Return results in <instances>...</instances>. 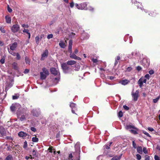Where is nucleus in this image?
I'll return each instance as SVG.
<instances>
[{
  "instance_id": "nucleus-52",
  "label": "nucleus",
  "mask_w": 160,
  "mask_h": 160,
  "mask_svg": "<svg viewBox=\"0 0 160 160\" xmlns=\"http://www.w3.org/2000/svg\"><path fill=\"white\" fill-rule=\"evenodd\" d=\"M74 3L73 2H71L70 3V7L71 8H73L74 7Z\"/></svg>"
},
{
  "instance_id": "nucleus-30",
  "label": "nucleus",
  "mask_w": 160,
  "mask_h": 160,
  "mask_svg": "<svg viewBox=\"0 0 160 160\" xmlns=\"http://www.w3.org/2000/svg\"><path fill=\"white\" fill-rule=\"evenodd\" d=\"M32 141L34 142H38V139L36 137H33L32 138Z\"/></svg>"
},
{
  "instance_id": "nucleus-11",
  "label": "nucleus",
  "mask_w": 160,
  "mask_h": 160,
  "mask_svg": "<svg viewBox=\"0 0 160 160\" xmlns=\"http://www.w3.org/2000/svg\"><path fill=\"white\" fill-rule=\"evenodd\" d=\"M20 104H12L10 107V109L13 112L15 111L17 108V107L18 106H20Z\"/></svg>"
},
{
  "instance_id": "nucleus-55",
  "label": "nucleus",
  "mask_w": 160,
  "mask_h": 160,
  "mask_svg": "<svg viewBox=\"0 0 160 160\" xmlns=\"http://www.w3.org/2000/svg\"><path fill=\"white\" fill-rule=\"evenodd\" d=\"M23 32H26V33L27 34H28V33H29V30L28 29H24L23 30Z\"/></svg>"
},
{
  "instance_id": "nucleus-62",
  "label": "nucleus",
  "mask_w": 160,
  "mask_h": 160,
  "mask_svg": "<svg viewBox=\"0 0 160 160\" xmlns=\"http://www.w3.org/2000/svg\"><path fill=\"white\" fill-rule=\"evenodd\" d=\"M155 160H159V157L158 156L155 155L154 156Z\"/></svg>"
},
{
  "instance_id": "nucleus-54",
  "label": "nucleus",
  "mask_w": 160,
  "mask_h": 160,
  "mask_svg": "<svg viewBox=\"0 0 160 160\" xmlns=\"http://www.w3.org/2000/svg\"><path fill=\"white\" fill-rule=\"evenodd\" d=\"M31 130L33 132H35L36 131V128L33 127H32L31 128Z\"/></svg>"
},
{
  "instance_id": "nucleus-27",
  "label": "nucleus",
  "mask_w": 160,
  "mask_h": 160,
  "mask_svg": "<svg viewBox=\"0 0 160 160\" xmlns=\"http://www.w3.org/2000/svg\"><path fill=\"white\" fill-rule=\"evenodd\" d=\"M77 56H76L75 54L74 53H70V57L71 58H72L74 59H75L77 57Z\"/></svg>"
},
{
  "instance_id": "nucleus-18",
  "label": "nucleus",
  "mask_w": 160,
  "mask_h": 160,
  "mask_svg": "<svg viewBox=\"0 0 160 160\" xmlns=\"http://www.w3.org/2000/svg\"><path fill=\"white\" fill-rule=\"evenodd\" d=\"M6 22L8 23H11V18L8 16H6L5 17Z\"/></svg>"
},
{
  "instance_id": "nucleus-14",
  "label": "nucleus",
  "mask_w": 160,
  "mask_h": 160,
  "mask_svg": "<svg viewBox=\"0 0 160 160\" xmlns=\"http://www.w3.org/2000/svg\"><path fill=\"white\" fill-rule=\"evenodd\" d=\"M48 54V51L47 50H45L44 52L42 53V57L41 59L43 60L45 57H47Z\"/></svg>"
},
{
  "instance_id": "nucleus-53",
  "label": "nucleus",
  "mask_w": 160,
  "mask_h": 160,
  "mask_svg": "<svg viewBox=\"0 0 160 160\" xmlns=\"http://www.w3.org/2000/svg\"><path fill=\"white\" fill-rule=\"evenodd\" d=\"M53 148L52 147H50L48 149V150L49 151V152H52V150H53V149H52V148Z\"/></svg>"
},
{
  "instance_id": "nucleus-3",
  "label": "nucleus",
  "mask_w": 160,
  "mask_h": 160,
  "mask_svg": "<svg viewBox=\"0 0 160 160\" xmlns=\"http://www.w3.org/2000/svg\"><path fill=\"white\" fill-rule=\"evenodd\" d=\"M126 128L131 133L134 134H138V129L135 127L134 126L131 125H127L126 127Z\"/></svg>"
},
{
  "instance_id": "nucleus-40",
  "label": "nucleus",
  "mask_w": 160,
  "mask_h": 160,
  "mask_svg": "<svg viewBox=\"0 0 160 160\" xmlns=\"http://www.w3.org/2000/svg\"><path fill=\"white\" fill-rule=\"evenodd\" d=\"M20 120L21 121H23L25 119V118L24 116L22 115L20 118Z\"/></svg>"
},
{
  "instance_id": "nucleus-58",
  "label": "nucleus",
  "mask_w": 160,
  "mask_h": 160,
  "mask_svg": "<svg viewBox=\"0 0 160 160\" xmlns=\"http://www.w3.org/2000/svg\"><path fill=\"white\" fill-rule=\"evenodd\" d=\"M138 8H140L141 10H142V7L141 4H140V6H139L138 5H137Z\"/></svg>"
},
{
  "instance_id": "nucleus-23",
  "label": "nucleus",
  "mask_w": 160,
  "mask_h": 160,
  "mask_svg": "<svg viewBox=\"0 0 160 160\" xmlns=\"http://www.w3.org/2000/svg\"><path fill=\"white\" fill-rule=\"evenodd\" d=\"M33 115L34 116H38L39 114L38 112H37L35 110H33L32 111Z\"/></svg>"
},
{
  "instance_id": "nucleus-48",
  "label": "nucleus",
  "mask_w": 160,
  "mask_h": 160,
  "mask_svg": "<svg viewBox=\"0 0 160 160\" xmlns=\"http://www.w3.org/2000/svg\"><path fill=\"white\" fill-rule=\"evenodd\" d=\"M123 108L124 109L126 110H128L129 109V108L125 105L123 106Z\"/></svg>"
},
{
  "instance_id": "nucleus-15",
  "label": "nucleus",
  "mask_w": 160,
  "mask_h": 160,
  "mask_svg": "<svg viewBox=\"0 0 160 160\" xmlns=\"http://www.w3.org/2000/svg\"><path fill=\"white\" fill-rule=\"evenodd\" d=\"M137 53L136 52H132L131 54H129L128 56V57L129 58H132L134 57L136 55Z\"/></svg>"
},
{
  "instance_id": "nucleus-29",
  "label": "nucleus",
  "mask_w": 160,
  "mask_h": 160,
  "mask_svg": "<svg viewBox=\"0 0 160 160\" xmlns=\"http://www.w3.org/2000/svg\"><path fill=\"white\" fill-rule=\"evenodd\" d=\"M8 52H9L11 54L13 55L14 56H15L16 55V53L15 52H13L12 51H11V50H10L8 48Z\"/></svg>"
},
{
  "instance_id": "nucleus-16",
  "label": "nucleus",
  "mask_w": 160,
  "mask_h": 160,
  "mask_svg": "<svg viewBox=\"0 0 160 160\" xmlns=\"http://www.w3.org/2000/svg\"><path fill=\"white\" fill-rule=\"evenodd\" d=\"M122 156V154L120 156H116L112 158L111 160H120Z\"/></svg>"
},
{
  "instance_id": "nucleus-34",
  "label": "nucleus",
  "mask_w": 160,
  "mask_h": 160,
  "mask_svg": "<svg viewBox=\"0 0 160 160\" xmlns=\"http://www.w3.org/2000/svg\"><path fill=\"white\" fill-rule=\"evenodd\" d=\"M25 61L26 63L28 64H29L30 63V60L29 59L27 58V57H26L25 58Z\"/></svg>"
},
{
  "instance_id": "nucleus-57",
  "label": "nucleus",
  "mask_w": 160,
  "mask_h": 160,
  "mask_svg": "<svg viewBox=\"0 0 160 160\" xmlns=\"http://www.w3.org/2000/svg\"><path fill=\"white\" fill-rule=\"evenodd\" d=\"M145 77L148 79H149L150 76L149 74H147L145 75Z\"/></svg>"
},
{
  "instance_id": "nucleus-51",
  "label": "nucleus",
  "mask_w": 160,
  "mask_h": 160,
  "mask_svg": "<svg viewBox=\"0 0 160 160\" xmlns=\"http://www.w3.org/2000/svg\"><path fill=\"white\" fill-rule=\"evenodd\" d=\"M92 61L93 63H97L98 62V60L97 59L92 58Z\"/></svg>"
},
{
  "instance_id": "nucleus-25",
  "label": "nucleus",
  "mask_w": 160,
  "mask_h": 160,
  "mask_svg": "<svg viewBox=\"0 0 160 160\" xmlns=\"http://www.w3.org/2000/svg\"><path fill=\"white\" fill-rule=\"evenodd\" d=\"M18 64L17 63L14 62L12 65V67L14 69L17 70L18 69V67L17 66Z\"/></svg>"
},
{
  "instance_id": "nucleus-41",
  "label": "nucleus",
  "mask_w": 160,
  "mask_h": 160,
  "mask_svg": "<svg viewBox=\"0 0 160 160\" xmlns=\"http://www.w3.org/2000/svg\"><path fill=\"white\" fill-rule=\"evenodd\" d=\"M53 35L52 34H50L48 35L47 38L48 39H50L52 38H53Z\"/></svg>"
},
{
  "instance_id": "nucleus-19",
  "label": "nucleus",
  "mask_w": 160,
  "mask_h": 160,
  "mask_svg": "<svg viewBox=\"0 0 160 160\" xmlns=\"http://www.w3.org/2000/svg\"><path fill=\"white\" fill-rule=\"evenodd\" d=\"M142 78H140L138 82V83L140 88H141L143 84V82L142 81Z\"/></svg>"
},
{
  "instance_id": "nucleus-24",
  "label": "nucleus",
  "mask_w": 160,
  "mask_h": 160,
  "mask_svg": "<svg viewBox=\"0 0 160 160\" xmlns=\"http://www.w3.org/2000/svg\"><path fill=\"white\" fill-rule=\"evenodd\" d=\"M137 150L138 152L140 154L142 153V149L141 147H138L137 148Z\"/></svg>"
},
{
  "instance_id": "nucleus-22",
  "label": "nucleus",
  "mask_w": 160,
  "mask_h": 160,
  "mask_svg": "<svg viewBox=\"0 0 160 160\" xmlns=\"http://www.w3.org/2000/svg\"><path fill=\"white\" fill-rule=\"evenodd\" d=\"M129 82V81L128 80L125 79L122 80L121 82L122 84L123 85H126Z\"/></svg>"
},
{
  "instance_id": "nucleus-9",
  "label": "nucleus",
  "mask_w": 160,
  "mask_h": 160,
  "mask_svg": "<svg viewBox=\"0 0 160 160\" xmlns=\"http://www.w3.org/2000/svg\"><path fill=\"white\" fill-rule=\"evenodd\" d=\"M9 46L10 50H11V51L14 50L17 46V42H14L12 44H9Z\"/></svg>"
},
{
  "instance_id": "nucleus-45",
  "label": "nucleus",
  "mask_w": 160,
  "mask_h": 160,
  "mask_svg": "<svg viewBox=\"0 0 160 160\" xmlns=\"http://www.w3.org/2000/svg\"><path fill=\"white\" fill-rule=\"evenodd\" d=\"M143 133L144 134H145L147 136H148V137H151V136L149 134V133H148V132H146V131H143Z\"/></svg>"
},
{
  "instance_id": "nucleus-64",
  "label": "nucleus",
  "mask_w": 160,
  "mask_h": 160,
  "mask_svg": "<svg viewBox=\"0 0 160 160\" xmlns=\"http://www.w3.org/2000/svg\"><path fill=\"white\" fill-rule=\"evenodd\" d=\"M142 78V81L143 82V83H146V80L144 78Z\"/></svg>"
},
{
  "instance_id": "nucleus-37",
  "label": "nucleus",
  "mask_w": 160,
  "mask_h": 160,
  "mask_svg": "<svg viewBox=\"0 0 160 160\" xmlns=\"http://www.w3.org/2000/svg\"><path fill=\"white\" fill-rule=\"evenodd\" d=\"M136 156L137 159L138 160H140L141 159V156L140 155L138 154H136Z\"/></svg>"
},
{
  "instance_id": "nucleus-12",
  "label": "nucleus",
  "mask_w": 160,
  "mask_h": 160,
  "mask_svg": "<svg viewBox=\"0 0 160 160\" xmlns=\"http://www.w3.org/2000/svg\"><path fill=\"white\" fill-rule=\"evenodd\" d=\"M0 133L2 136H5L6 132L5 129L2 126L0 127Z\"/></svg>"
},
{
  "instance_id": "nucleus-21",
  "label": "nucleus",
  "mask_w": 160,
  "mask_h": 160,
  "mask_svg": "<svg viewBox=\"0 0 160 160\" xmlns=\"http://www.w3.org/2000/svg\"><path fill=\"white\" fill-rule=\"evenodd\" d=\"M59 44L60 47L62 48H64L66 46L65 44L62 41H60Z\"/></svg>"
},
{
  "instance_id": "nucleus-50",
  "label": "nucleus",
  "mask_w": 160,
  "mask_h": 160,
  "mask_svg": "<svg viewBox=\"0 0 160 160\" xmlns=\"http://www.w3.org/2000/svg\"><path fill=\"white\" fill-rule=\"evenodd\" d=\"M0 62L2 63L3 64L5 62V58H2L0 60Z\"/></svg>"
},
{
  "instance_id": "nucleus-20",
  "label": "nucleus",
  "mask_w": 160,
  "mask_h": 160,
  "mask_svg": "<svg viewBox=\"0 0 160 160\" xmlns=\"http://www.w3.org/2000/svg\"><path fill=\"white\" fill-rule=\"evenodd\" d=\"M82 36H83V39H88L89 37V35L87 33H83L82 34Z\"/></svg>"
},
{
  "instance_id": "nucleus-5",
  "label": "nucleus",
  "mask_w": 160,
  "mask_h": 160,
  "mask_svg": "<svg viewBox=\"0 0 160 160\" xmlns=\"http://www.w3.org/2000/svg\"><path fill=\"white\" fill-rule=\"evenodd\" d=\"M75 5L78 9L87 10V4L86 2L81 3L80 4L76 3Z\"/></svg>"
},
{
  "instance_id": "nucleus-39",
  "label": "nucleus",
  "mask_w": 160,
  "mask_h": 160,
  "mask_svg": "<svg viewBox=\"0 0 160 160\" xmlns=\"http://www.w3.org/2000/svg\"><path fill=\"white\" fill-rule=\"evenodd\" d=\"M16 56L17 59L19 60L20 59L21 57L18 53H16Z\"/></svg>"
},
{
  "instance_id": "nucleus-7",
  "label": "nucleus",
  "mask_w": 160,
  "mask_h": 160,
  "mask_svg": "<svg viewBox=\"0 0 160 160\" xmlns=\"http://www.w3.org/2000/svg\"><path fill=\"white\" fill-rule=\"evenodd\" d=\"M139 92L137 90L135 92H133L132 93V95L133 98V100L135 101H137L138 100V97Z\"/></svg>"
},
{
  "instance_id": "nucleus-10",
  "label": "nucleus",
  "mask_w": 160,
  "mask_h": 160,
  "mask_svg": "<svg viewBox=\"0 0 160 160\" xmlns=\"http://www.w3.org/2000/svg\"><path fill=\"white\" fill-rule=\"evenodd\" d=\"M18 135L19 137H21L23 138H25L28 135V134L27 133L22 131L19 132Z\"/></svg>"
},
{
  "instance_id": "nucleus-63",
  "label": "nucleus",
  "mask_w": 160,
  "mask_h": 160,
  "mask_svg": "<svg viewBox=\"0 0 160 160\" xmlns=\"http://www.w3.org/2000/svg\"><path fill=\"white\" fill-rule=\"evenodd\" d=\"M142 68L140 66H138L137 67V69L138 71H139Z\"/></svg>"
},
{
  "instance_id": "nucleus-1",
  "label": "nucleus",
  "mask_w": 160,
  "mask_h": 160,
  "mask_svg": "<svg viewBox=\"0 0 160 160\" xmlns=\"http://www.w3.org/2000/svg\"><path fill=\"white\" fill-rule=\"evenodd\" d=\"M75 151L69 154L67 160H80V148L77 144L75 145Z\"/></svg>"
},
{
  "instance_id": "nucleus-26",
  "label": "nucleus",
  "mask_w": 160,
  "mask_h": 160,
  "mask_svg": "<svg viewBox=\"0 0 160 160\" xmlns=\"http://www.w3.org/2000/svg\"><path fill=\"white\" fill-rule=\"evenodd\" d=\"M19 96V94H15L14 95L12 96V99H16L18 98Z\"/></svg>"
},
{
  "instance_id": "nucleus-28",
  "label": "nucleus",
  "mask_w": 160,
  "mask_h": 160,
  "mask_svg": "<svg viewBox=\"0 0 160 160\" xmlns=\"http://www.w3.org/2000/svg\"><path fill=\"white\" fill-rule=\"evenodd\" d=\"M87 10L92 12L94 11V8L91 6H89L87 8Z\"/></svg>"
},
{
  "instance_id": "nucleus-6",
  "label": "nucleus",
  "mask_w": 160,
  "mask_h": 160,
  "mask_svg": "<svg viewBox=\"0 0 160 160\" xmlns=\"http://www.w3.org/2000/svg\"><path fill=\"white\" fill-rule=\"evenodd\" d=\"M20 29V27L19 25L15 24L13 25L11 28V30L13 32H18Z\"/></svg>"
},
{
  "instance_id": "nucleus-46",
  "label": "nucleus",
  "mask_w": 160,
  "mask_h": 160,
  "mask_svg": "<svg viewBox=\"0 0 160 160\" xmlns=\"http://www.w3.org/2000/svg\"><path fill=\"white\" fill-rule=\"evenodd\" d=\"M8 10L9 12H12V10L11 8L8 5Z\"/></svg>"
},
{
  "instance_id": "nucleus-49",
  "label": "nucleus",
  "mask_w": 160,
  "mask_h": 160,
  "mask_svg": "<svg viewBox=\"0 0 160 160\" xmlns=\"http://www.w3.org/2000/svg\"><path fill=\"white\" fill-rule=\"evenodd\" d=\"M150 157L149 156L146 155L145 156V160H150Z\"/></svg>"
},
{
  "instance_id": "nucleus-59",
  "label": "nucleus",
  "mask_w": 160,
  "mask_h": 160,
  "mask_svg": "<svg viewBox=\"0 0 160 160\" xmlns=\"http://www.w3.org/2000/svg\"><path fill=\"white\" fill-rule=\"evenodd\" d=\"M148 130L151 132L153 131L154 130L151 127H148Z\"/></svg>"
},
{
  "instance_id": "nucleus-43",
  "label": "nucleus",
  "mask_w": 160,
  "mask_h": 160,
  "mask_svg": "<svg viewBox=\"0 0 160 160\" xmlns=\"http://www.w3.org/2000/svg\"><path fill=\"white\" fill-rule=\"evenodd\" d=\"M0 30L1 32L2 33H5V31L4 29V28L2 27H0Z\"/></svg>"
},
{
  "instance_id": "nucleus-61",
  "label": "nucleus",
  "mask_w": 160,
  "mask_h": 160,
  "mask_svg": "<svg viewBox=\"0 0 160 160\" xmlns=\"http://www.w3.org/2000/svg\"><path fill=\"white\" fill-rule=\"evenodd\" d=\"M132 70V68L130 67H128L127 69V70L128 71H130Z\"/></svg>"
},
{
  "instance_id": "nucleus-33",
  "label": "nucleus",
  "mask_w": 160,
  "mask_h": 160,
  "mask_svg": "<svg viewBox=\"0 0 160 160\" xmlns=\"http://www.w3.org/2000/svg\"><path fill=\"white\" fill-rule=\"evenodd\" d=\"M35 41H36V43L37 44H38L39 43V40L40 39V38H39V37L38 36H36V37H35Z\"/></svg>"
},
{
  "instance_id": "nucleus-36",
  "label": "nucleus",
  "mask_w": 160,
  "mask_h": 160,
  "mask_svg": "<svg viewBox=\"0 0 160 160\" xmlns=\"http://www.w3.org/2000/svg\"><path fill=\"white\" fill-rule=\"evenodd\" d=\"M27 146H28L27 142V141H25L24 142V145L23 146V148L25 149H26V148L27 147Z\"/></svg>"
},
{
  "instance_id": "nucleus-44",
  "label": "nucleus",
  "mask_w": 160,
  "mask_h": 160,
  "mask_svg": "<svg viewBox=\"0 0 160 160\" xmlns=\"http://www.w3.org/2000/svg\"><path fill=\"white\" fill-rule=\"evenodd\" d=\"M132 146H133V147L134 148H137V147H136V144L135 143V142H134V141H133L132 142Z\"/></svg>"
},
{
  "instance_id": "nucleus-8",
  "label": "nucleus",
  "mask_w": 160,
  "mask_h": 160,
  "mask_svg": "<svg viewBox=\"0 0 160 160\" xmlns=\"http://www.w3.org/2000/svg\"><path fill=\"white\" fill-rule=\"evenodd\" d=\"M51 73L54 75L59 76L60 73L58 72V70L54 68H52L50 69Z\"/></svg>"
},
{
  "instance_id": "nucleus-60",
  "label": "nucleus",
  "mask_w": 160,
  "mask_h": 160,
  "mask_svg": "<svg viewBox=\"0 0 160 160\" xmlns=\"http://www.w3.org/2000/svg\"><path fill=\"white\" fill-rule=\"evenodd\" d=\"M29 72V70L28 69H25L24 72L25 74L28 73Z\"/></svg>"
},
{
  "instance_id": "nucleus-47",
  "label": "nucleus",
  "mask_w": 160,
  "mask_h": 160,
  "mask_svg": "<svg viewBox=\"0 0 160 160\" xmlns=\"http://www.w3.org/2000/svg\"><path fill=\"white\" fill-rule=\"evenodd\" d=\"M143 152L145 154H147L148 153V152L146 148L144 147L143 148Z\"/></svg>"
},
{
  "instance_id": "nucleus-13",
  "label": "nucleus",
  "mask_w": 160,
  "mask_h": 160,
  "mask_svg": "<svg viewBox=\"0 0 160 160\" xmlns=\"http://www.w3.org/2000/svg\"><path fill=\"white\" fill-rule=\"evenodd\" d=\"M72 41L71 40L69 41L68 50V52L70 53H72Z\"/></svg>"
},
{
  "instance_id": "nucleus-17",
  "label": "nucleus",
  "mask_w": 160,
  "mask_h": 160,
  "mask_svg": "<svg viewBox=\"0 0 160 160\" xmlns=\"http://www.w3.org/2000/svg\"><path fill=\"white\" fill-rule=\"evenodd\" d=\"M70 106L72 109L76 110V105L74 103L71 102L70 103Z\"/></svg>"
},
{
  "instance_id": "nucleus-31",
  "label": "nucleus",
  "mask_w": 160,
  "mask_h": 160,
  "mask_svg": "<svg viewBox=\"0 0 160 160\" xmlns=\"http://www.w3.org/2000/svg\"><path fill=\"white\" fill-rule=\"evenodd\" d=\"M80 67L79 65H76L75 66V70L76 71H78L80 69Z\"/></svg>"
},
{
  "instance_id": "nucleus-35",
  "label": "nucleus",
  "mask_w": 160,
  "mask_h": 160,
  "mask_svg": "<svg viewBox=\"0 0 160 160\" xmlns=\"http://www.w3.org/2000/svg\"><path fill=\"white\" fill-rule=\"evenodd\" d=\"M160 97V96H158L156 98L153 99V102L154 103L157 102L158 100H159V99Z\"/></svg>"
},
{
  "instance_id": "nucleus-42",
  "label": "nucleus",
  "mask_w": 160,
  "mask_h": 160,
  "mask_svg": "<svg viewBox=\"0 0 160 160\" xmlns=\"http://www.w3.org/2000/svg\"><path fill=\"white\" fill-rule=\"evenodd\" d=\"M118 117H119L121 118V117H122L123 116L122 112L121 111L119 112H118Z\"/></svg>"
},
{
  "instance_id": "nucleus-38",
  "label": "nucleus",
  "mask_w": 160,
  "mask_h": 160,
  "mask_svg": "<svg viewBox=\"0 0 160 160\" xmlns=\"http://www.w3.org/2000/svg\"><path fill=\"white\" fill-rule=\"evenodd\" d=\"M22 26L24 28H27L29 27V26L28 24H22Z\"/></svg>"
},
{
  "instance_id": "nucleus-2",
  "label": "nucleus",
  "mask_w": 160,
  "mask_h": 160,
  "mask_svg": "<svg viewBox=\"0 0 160 160\" xmlns=\"http://www.w3.org/2000/svg\"><path fill=\"white\" fill-rule=\"evenodd\" d=\"M76 63V62L74 60L68 61L66 63H63L62 64V68L63 72L65 73H68L70 71V69L69 67L68 66V65H73Z\"/></svg>"
},
{
  "instance_id": "nucleus-4",
  "label": "nucleus",
  "mask_w": 160,
  "mask_h": 160,
  "mask_svg": "<svg viewBox=\"0 0 160 160\" xmlns=\"http://www.w3.org/2000/svg\"><path fill=\"white\" fill-rule=\"evenodd\" d=\"M42 72H40V78L42 80H44L46 79L47 76L49 74V72L48 70L45 68H42Z\"/></svg>"
},
{
  "instance_id": "nucleus-56",
  "label": "nucleus",
  "mask_w": 160,
  "mask_h": 160,
  "mask_svg": "<svg viewBox=\"0 0 160 160\" xmlns=\"http://www.w3.org/2000/svg\"><path fill=\"white\" fill-rule=\"evenodd\" d=\"M154 73V72L153 70H150L149 71V73L150 75H152V74H153Z\"/></svg>"
},
{
  "instance_id": "nucleus-32",
  "label": "nucleus",
  "mask_w": 160,
  "mask_h": 160,
  "mask_svg": "<svg viewBox=\"0 0 160 160\" xmlns=\"http://www.w3.org/2000/svg\"><path fill=\"white\" fill-rule=\"evenodd\" d=\"M5 160H13L12 157L11 155H9L6 158Z\"/></svg>"
}]
</instances>
